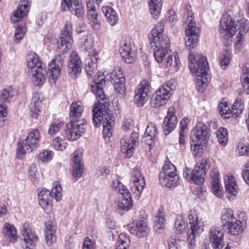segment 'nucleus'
<instances>
[{
    "instance_id": "nucleus-1",
    "label": "nucleus",
    "mask_w": 249,
    "mask_h": 249,
    "mask_svg": "<svg viewBox=\"0 0 249 249\" xmlns=\"http://www.w3.org/2000/svg\"><path fill=\"white\" fill-rule=\"evenodd\" d=\"M98 75L97 79H94L93 84L90 86L91 92L98 99V104L95 105L92 110V122L95 126L99 127L102 124L103 133L105 139L109 138L112 134L113 128L115 124L114 118L108 109L109 103L103 90L106 77Z\"/></svg>"
},
{
    "instance_id": "nucleus-2",
    "label": "nucleus",
    "mask_w": 249,
    "mask_h": 249,
    "mask_svg": "<svg viewBox=\"0 0 249 249\" xmlns=\"http://www.w3.org/2000/svg\"><path fill=\"white\" fill-rule=\"evenodd\" d=\"M27 72L29 78L36 85H42L47 74L49 77L51 84H55L59 76L61 69L63 64V60L60 55H58L52 60L48 65L47 73L42 66V63L38 55L34 52H30L26 57Z\"/></svg>"
},
{
    "instance_id": "nucleus-3",
    "label": "nucleus",
    "mask_w": 249,
    "mask_h": 249,
    "mask_svg": "<svg viewBox=\"0 0 249 249\" xmlns=\"http://www.w3.org/2000/svg\"><path fill=\"white\" fill-rule=\"evenodd\" d=\"M238 30L239 32L236 37L234 47L236 50L240 51L243 48L245 38V35L242 32L247 33L249 25L248 20L243 17L240 8L235 6L223 15L220 20L219 32L223 37H231Z\"/></svg>"
},
{
    "instance_id": "nucleus-4",
    "label": "nucleus",
    "mask_w": 249,
    "mask_h": 249,
    "mask_svg": "<svg viewBox=\"0 0 249 249\" xmlns=\"http://www.w3.org/2000/svg\"><path fill=\"white\" fill-rule=\"evenodd\" d=\"M163 33V25L162 23H158L152 30L149 39L155 60L160 64L161 67L166 68L172 66L173 60L172 56L168 54L170 50V40Z\"/></svg>"
},
{
    "instance_id": "nucleus-5",
    "label": "nucleus",
    "mask_w": 249,
    "mask_h": 249,
    "mask_svg": "<svg viewBox=\"0 0 249 249\" xmlns=\"http://www.w3.org/2000/svg\"><path fill=\"white\" fill-rule=\"evenodd\" d=\"M189 68L192 73L196 76V86L199 92L204 91L210 80L209 69L206 57L200 54L196 56L190 52L188 56Z\"/></svg>"
},
{
    "instance_id": "nucleus-6",
    "label": "nucleus",
    "mask_w": 249,
    "mask_h": 249,
    "mask_svg": "<svg viewBox=\"0 0 249 249\" xmlns=\"http://www.w3.org/2000/svg\"><path fill=\"white\" fill-rule=\"evenodd\" d=\"M186 13L183 17V21L188 24L185 31V44L190 50L193 48L198 41L200 29L195 23L192 22L194 14L190 5H186Z\"/></svg>"
},
{
    "instance_id": "nucleus-7",
    "label": "nucleus",
    "mask_w": 249,
    "mask_h": 249,
    "mask_svg": "<svg viewBox=\"0 0 249 249\" xmlns=\"http://www.w3.org/2000/svg\"><path fill=\"white\" fill-rule=\"evenodd\" d=\"M221 221L223 226L233 235L242 233L245 228V224L239 217L235 216L231 209H225L222 211Z\"/></svg>"
},
{
    "instance_id": "nucleus-8",
    "label": "nucleus",
    "mask_w": 249,
    "mask_h": 249,
    "mask_svg": "<svg viewBox=\"0 0 249 249\" xmlns=\"http://www.w3.org/2000/svg\"><path fill=\"white\" fill-rule=\"evenodd\" d=\"M176 86L177 81L175 79H171L164 83L156 91V94L152 96L150 100L151 106L158 107L166 104Z\"/></svg>"
},
{
    "instance_id": "nucleus-9",
    "label": "nucleus",
    "mask_w": 249,
    "mask_h": 249,
    "mask_svg": "<svg viewBox=\"0 0 249 249\" xmlns=\"http://www.w3.org/2000/svg\"><path fill=\"white\" fill-rule=\"evenodd\" d=\"M62 187L58 182L53 183L51 191L42 189L38 191V202L44 210L50 209L52 207V201L53 198L58 201L62 198Z\"/></svg>"
},
{
    "instance_id": "nucleus-10",
    "label": "nucleus",
    "mask_w": 249,
    "mask_h": 249,
    "mask_svg": "<svg viewBox=\"0 0 249 249\" xmlns=\"http://www.w3.org/2000/svg\"><path fill=\"white\" fill-rule=\"evenodd\" d=\"M208 168L207 161L201 159L197 162L193 170L186 167L183 170V176L189 182L199 184L204 182V176Z\"/></svg>"
},
{
    "instance_id": "nucleus-11",
    "label": "nucleus",
    "mask_w": 249,
    "mask_h": 249,
    "mask_svg": "<svg viewBox=\"0 0 249 249\" xmlns=\"http://www.w3.org/2000/svg\"><path fill=\"white\" fill-rule=\"evenodd\" d=\"M40 136V132L37 129L31 131L26 138L18 143L17 148L18 157H21L26 153H31L35 150L38 145Z\"/></svg>"
},
{
    "instance_id": "nucleus-12",
    "label": "nucleus",
    "mask_w": 249,
    "mask_h": 249,
    "mask_svg": "<svg viewBox=\"0 0 249 249\" xmlns=\"http://www.w3.org/2000/svg\"><path fill=\"white\" fill-rule=\"evenodd\" d=\"M189 229L187 232V242L189 246L193 247L196 245V238L203 231L202 223L198 220L197 213L195 210L190 211L188 215Z\"/></svg>"
},
{
    "instance_id": "nucleus-13",
    "label": "nucleus",
    "mask_w": 249,
    "mask_h": 249,
    "mask_svg": "<svg viewBox=\"0 0 249 249\" xmlns=\"http://www.w3.org/2000/svg\"><path fill=\"white\" fill-rule=\"evenodd\" d=\"M87 125L83 121H71L66 125V136L68 140L74 141L84 133Z\"/></svg>"
},
{
    "instance_id": "nucleus-14",
    "label": "nucleus",
    "mask_w": 249,
    "mask_h": 249,
    "mask_svg": "<svg viewBox=\"0 0 249 249\" xmlns=\"http://www.w3.org/2000/svg\"><path fill=\"white\" fill-rule=\"evenodd\" d=\"M22 246L24 249H35L37 236L31 229L28 223H24L21 227Z\"/></svg>"
},
{
    "instance_id": "nucleus-15",
    "label": "nucleus",
    "mask_w": 249,
    "mask_h": 249,
    "mask_svg": "<svg viewBox=\"0 0 249 249\" xmlns=\"http://www.w3.org/2000/svg\"><path fill=\"white\" fill-rule=\"evenodd\" d=\"M150 88L149 82L146 80H142L138 86L135 91L134 101L138 106H143L147 101Z\"/></svg>"
},
{
    "instance_id": "nucleus-16",
    "label": "nucleus",
    "mask_w": 249,
    "mask_h": 249,
    "mask_svg": "<svg viewBox=\"0 0 249 249\" xmlns=\"http://www.w3.org/2000/svg\"><path fill=\"white\" fill-rule=\"evenodd\" d=\"M119 51L125 62L133 63L136 58V51L129 40H124L120 43Z\"/></svg>"
},
{
    "instance_id": "nucleus-17",
    "label": "nucleus",
    "mask_w": 249,
    "mask_h": 249,
    "mask_svg": "<svg viewBox=\"0 0 249 249\" xmlns=\"http://www.w3.org/2000/svg\"><path fill=\"white\" fill-rule=\"evenodd\" d=\"M131 191L139 197L145 185L144 177L137 169H134L131 176Z\"/></svg>"
},
{
    "instance_id": "nucleus-18",
    "label": "nucleus",
    "mask_w": 249,
    "mask_h": 249,
    "mask_svg": "<svg viewBox=\"0 0 249 249\" xmlns=\"http://www.w3.org/2000/svg\"><path fill=\"white\" fill-rule=\"evenodd\" d=\"M138 141V135L136 132L132 133L130 136H124L121 140V151L130 157Z\"/></svg>"
},
{
    "instance_id": "nucleus-19",
    "label": "nucleus",
    "mask_w": 249,
    "mask_h": 249,
    "mask_svg": "<svg viewBox=\"0 0 249 249\" xmlns=\"http://www.w3.org/2000/svg\"><path fill=\"white\" fill-rule=\"evenodd\" d=\"M224 232L221 228L212 226L209 230V238L214 249H221L223 247Z\"/></svg>"
},
{
    "instance_id": "nucleus-20",
    "label": "nucleus",
    "mask_w": 249,
    "mask_h": 249,
    "mask_svg": "<svg viewBox=\"0 0 249 249\" xmlns=\"http://www.w3.org/2000/svg\"><path fill=\"white\" fill-rule=\"evenodd\" d=\"M61 8L62 10L70 11L77 17H82L84 9L80 0H62Z\"/></svg>"
},
{
    "instance_id": "nucleus-21",
    "label": "nucleus",
    "mask_w": 249,
    "mask_h": 249,
    "mask_svg": "<svg viewBox=\"0 0 249 249\" xmlns=\"http://www.w3.org/2000/svg\"><path fill=\"white\" fill-rule=\"evenodd\" d=\"M175 113V109L174 107L169 108L162 124L163 131L165 135L172 132L177 126L178 121Z\"/></svg>"
},
{
    "instance_id": "nucleus-22",
    "label": "nucleus",
    "mask_w": 249,
    "mask_h": 249,
    "mask_svg": "<svg viewBox=\"0 0 249 249\" xmlns=\"http://www.w3.org/2000/svg\"><path fill=\"white\" fill-rule=\"evenodd\" d=\"M129 231L137 237H144L148 235L150 228L146 220H141L133 223L129 228Z\"/></svg>"
},
{
    "instance_id": "nucleus-23",
    "label": "nucleus",
    "mask_w": 249,
    "mask_h": 249,
    "mask_svg": "<svg viewBox=\"0 0 249 249\" xmlns=\"http://www.w3.org/2000/svg\"><path fill=\"white\" fill-rule=\"evenodd\" d=\"M208 135V130L207 126L201 123L196 125L195 128L192 131L191 138L195 142H198L205 144Z\"/></svg>"
},
{
    "instance_id": "nucleus-24",
    "label": "nucleus",
    "mask_w": 249,
    "mask_h": 249,
    "mask_svg": "<svg viewBox=\"0 0 249 249\" xmlns=\"http://www.w3.org/2000/svg\"><path fill=\"white\" fill-rule=\"evenodd\" d=\"M30 1L31 0H22L20 1L17 10L13 12L11 16L12 22L14 23L18 22L27 15L30 9Z\"/></svg>"
},
{
    "instance_id": "nucleus-25",
    "label": "nucleus",
    "mask_w": 249,
    "mask_h": 249,
    "mask_svg": "<svg viewBox=\"0 0 249 249\" xmlns=\"http://www.w3.org/2000/svg\"><path fill=\"white\" fill-rule=\"evenodd\" d=\"M225 190L229 198H234L238 192V186L235 178L232 175H227L224 177Z\"/></svg>"
},
{
    "instance_id": "nucleus-26",
    "label": "nucleus",
    "mask_w": 249,
    "mask_h": 249,
    "mask_svg": "<svg viewBox=\"0 0 249 249\" xmlns=\"http://www.w3.org/2000/svg\"><path fill=\"white\" fill-rule=\"evenodd\" d=\"M82 61L76 51H72L71 53V59L68 63V70L70 74L76 75L81 72Z\"/></svg>"
},
{
    "instance_id": "nucleus-27",
    "label": "nucleus",
    "mask_w": 249,
    "mask_h": 249,
    "mask_svg": "<svg viewBox=\"0 0 249 249\" xmlns=\"http://www.w3.org/2000/svg\"><path fill=\"white\" fill-rule=\"evenodd\" d=\"M82 155L78 151L74 153L72 176L77 179L80 178L84 172V166L81 162Z\"/></svg>"
},
{
    "instance_id": "nucleus-28",
    "label": "nucleus",
    "mask_w": 249,
    "mask_h": 249,
    "mask_svg": "<svg viewBox=\"0 0 249 249\" xmlns=\"http://www.w3.org/2000/svg\"><path fill=\"white\" fill-rule=\"evenodd\" d=\"M157 135V128L156 124L153 123H150L146 127L142 141L150 148L153 146L154 140Z\"/></svg>"
},
{
    "instance_id": "nucleus-29",
    "label": "nucleus",
    "mask_w": 249,
    "mask_h": 249,
    "mask_svg": "<svg viewBox=\"0 0 249 249\" xmlns=\"http://www.w3.org/2000/svg\"><path fill=\"white\" fill-rule=\"evenodd\" d=\"M118 210L120 213L128 211L132 207L131 196L130 193L122 195L117 203Z\"/></svg>"
},
{
    "instance_id": "nucleus-30",
    "label": "nucleus",
    "mask_w": 249,
    "mask_h": 249,
    "mask_svg": "<svg viewBox=\"0 0 249 249\" xmlns=\"http://www.w3.org/2000/svg\"><path fill=\"white\" fill-rule=\"evenodd\" d=\"M56 226L53 223L48 221L46 223L45 239L47 245H51L56 242Z\"/></svg>"
},
{
    "instance_id": "nucleus-31",
    "label": "nucleus",
    "mask_w": 249,
    "mask_h": 249,
    "mask_svg": "<svg viewBox=\"0 0 249 249\" xmlns=\"http://www.w3.org/2000/svg\"><path fill=\"white\" fill-rule=\"evenodd\" d=\"M210 176L212 180V190L213 194L218 197L222 195L221 190L222 186L220 183L219 173L217 169H214L210 173Z\"/></svg>"
},
{
    "instance_id": "nucleus-32",
    "label": "nucleus",
    "mask_w": 249,
    "mask_h": 249,
    "mask_svg": "<svg viewBox=\"0 0 249 249\" xmlns=\"http://www.w3.org/2000/svg\"><path fill=\"white\" fill-rule=\"evenodd\" d=\"M84 107L80 102H72L69 113L71 121H80L78 120L82 116Z\"/></svg>"
},
{
    "instance_id": "nucleus-33",
    "label": "nucleus",
    "mask_w": 249,
    "mask_h": 249,
    "mask_svg": "<svg viewBox=\"0 0 249 249\" xmlns=\"http://www.w3.org/2000/svg\"><path fill=\"white\" fill-rule=\"evenodd\" d=\"M160 173H161V177L162 178L161 180L163 181V179H165V177L166 176L170 175L171 176V178H175L178 179V176L176 173V168L175 166L171 163L170 162H166L163 166L161 171Z\"/></svg>"
},
{
    "instance_id": "nucleus-34",
    "label": "nucleus",
    "mask_w": 249,
    "mask_h": 249,
    "mask_svg": "<svg viewBox=\"0 0 249 249\" xmlns=\"http://www.w3.org/2000/svg\"><path fill=\"white\" fill-rule=\"evenodd\" d=\"M102 11L106 17L107 22L111 25H115L118 21V16L116 12L109 6H104Z\"/></svg>"
},
{
    "instance_id": "nucleus-35",
    "label": "nucleus",
    "mask_w": 249,
    "mask_h": 249,
    "mask_svg": "<svg viewBox=\"0 0 249 249\" xmlns=\"http://www.w3.org/2000/svg\"><path fill=\"white\" fill-rule=\"evenodd\" d=\"M94 43V37L91 34L82 36L79 40V46L83 51H89L92 48Z\"/></svg>"
},
{
    "instance_id": "nucleus-36",
    "label": "nucleus",
    "mask_w": 249,
    "mask_h": 249,
    "mask_svg": "<svg viewBox=\"0 0 249 249\" xmlns=\"http://www.w3.org/2000/svg\"><path fill=\"white\" fill-rule=\"evenodd\" d=\"M150 12L153 18L158 19L160 14L162 5V0H148Z\"/></svg>"
},
{
    "instance_id": "nucleus-37",
    "label": "nucleus",
    "mask_w": 249,
    "mask_h": 249,
    "mask_svg": "<svg viewBox=\"0 0 249 249\" xmlns=\"http://www.w3.org/2000/svg\"><path fill=\"white\" fill-rule=\"evenodd\" d=\"M3 232L11 242H15L17 240L18 238L17 231L14 225L6 223L3 228Z\"/></svg>"
},
{
    "instance_id": "nucleus-38",
    "label": "nucleus",
    "mask_w": 249,
    "mask_h": 249,
    "mask_svg": "<svg viewBox=\"0 0 249 249\" xmlns=\"http://www.w3.org/2000/svg\"><path fill=\"white\" fill-rule=\"evenodd\" d=\"M72 42V39L61 36L60 41L57 42L58 52L62 53H66L71 48Z\"/></svg>"
},
{
    "instance_id": "nucleus-39",
    "label": "nucleus",
    "mask_w": 249,
    "mask_h": 249,
    "mask_svg": "<svg viewBox=\"0 0 249 249\" xmlns=\"http://www.w3.org/2000/svg\"><path fill=\"white\" fill-rule=\"evenodd\" d=\"M219 108L220 115L224 118H229L235 114L233 111V109H231L230 108L228 102L224 100L220 101Z\"/></svg>"
},
{
    "instance_id": "nucleus-40",
    "label": "nucleus",
    "mask_w": 249,
    "mask_h": 249,
    "mask_svg": "<svg viewBox=\"0 0 249 249\" xmlns=\"http://www.w3.org/2000/svg\"><path fill=\"white\" fill-rule=\"evenodd\" d=\"M165 221L163 212L162 209H159L155 214L154 229L157 231L162 229L164 227Z\"/></svg>"
},
{
    "instance_id": "nucleus-41",
    "label": "nucleus",
    "mask_w": 249,
    "mask_h": 249,
    "mask_svg": "<svg viewBox=\"0 0 249 249\" xmlns=\"http://www.w3.org/2000/svg\"><path fill=\"white\" fill-rule=\"evenodd\" d=\"M241 79L244 93L249 94V65L243 68Z\"/></svg>"
},
{
    "instance_id": "nucleus-42",
    "label": "nucleus",
    "mask_w": 249,
    "mask_h": 249,
    "mask_svg": "<svg viewBox=\"0 0 249 249\" xmlns=\"http://www.w3.org/2000/svg\"><path fill=\"white\" fill-rule=\"evenodd\" d=\"M130 243V239L127 234L124 233H121L116 243V249H128Z\"/></svg>"
},
{
    "instance_id": "nucleus-43",
    "label": "nucleus",
    "mask_w": 249,
    "mask_h": 249,
    "mask_svg": "<svg viewBox=\"0 0 249 249\" xmlns=\"http://www.w3.org/2000/svg\"><path fill=\"white\" fill-rule=\"evenodd\" d=\"M64 123L63 122L58 121L51 123L48 130V133L49 135L53 136L58 133L63 128Z\"/></svg>"
},
{
    "instance_id": "nucleus-44",
    "label": "nucleus",
    "mask_w": 249,
    "mask_h": 249,
    "mask_svg": "<svg viewBox=\"0 0 249 249\" xmlns=\"http://www.w3.org/2000/svg\"><path fill=\"white\" fill-rule=\"evenodd\" d=\"M52 143L54 148L58 151L64 150L68 145V143L64 138L60 136L55 138L53 140Z\"/></svg>"
},
{
    "instance_id": "nucleus-45",
    "label": "nucleus",
    "mask_w": 249,
    "mask_h": 249,
    "mask_svg": "<svg viewBox=\"0 0 249 249\" xmlns=\"http://www.w3.org/2000/svg\"><path fill=\"white\" fill-rule=\"evenodd\" d=\"M186 228V222L184 217L181 215H178L174 225V229L178 233H181Z\"/></svg>"
},
{
    "instance_id": "nucleus-46",
    "label": "nucleus",
    "mask_w": 249,
    "mask_h": 249,
    "mask_svg": "<svg viewBox=\"0 0 249 249\" xmlns=\"http://www.w3.org/2000/svg\"><path fill=\"white\" fill-rule=\"evenodd\" d=\"M216 135L219 143L222 146L227 144L228 140V131L224 127H220L216 132Z\"/></svg>"
},
{
    "instance_id": "nucleus-47",
    "label": "nucleus",
    "mask_w": 249,
    "mask_h": 249,
    "mask_svg": "<svg viewBox=\"0 0 249 249\" xmlns=\"http://www.w3.org/2000/svg\"><path fill=\"white\" fill-rule=\"evenodd\" d=\"M111 188L121 195L129 193L123 183L117 179H115L112 181Z\"/></svg>"
},
{
    "instance_id": "nucleus-48",
    "label": "nucleus",
    "mask_w": 249,
    "mask_h": 249,
    "mask_svg": "<svg viewBox=\"0 0 249 249\" xmlns=\"http://www.w3.org/2000/svg\"><path fill=\"white\" fill-rule=\"evenodd\" d=\"M122 79H125L124 75L120 67L114 68V70L111 72L109 78L108 80L113 81L115 82H119L122 81Z\"/></svg>"
},
{
    "instance_id": "nucleus-49",
    "label": "nucleus",
    "mask_w": 249,
    "mask_h": 249,
    "mask_svg": "<svg viewBox=\"0 0 249 249\" xmlns=\"http://www.w3.org/2000/svg\"><path fill=\"white\" fill-rule=\"evenodd\" d=\"M54 156L53 151L49 150H44L40 152L37 155V159L38 160L42 162H49L51 161Z\"/></svg>"
},
{
    "instance_id": "nucleus-50",
    "label": "nucleus",
    "mask_w": 249,
    "mask_h": 249,
    "mask_svg": "<svg viewBox=\"0 0 249 249\" xmlns=\"http://www.w3.org/2000/svg\"><path fill=\"white\" fill-rule=\"evenodd\" d=\"M190 144L193 155L196 157H200L203 151V143L198 142H195L192 141Z\"/></svg>"
},
{
    "instance_id": "nucleus-51",
    "label": "nucleus",
    "mask_w": 249,
    "mask_h": 249,
    "mask_svg": "<svg viewBox=\"0 0 249 249\" xmlns=\"http://www.w3.org/2000/svg\"><path fill=\"white\" fill-rule=\"evenodd\" d=\"M171 176L170 175L166 176L165 177V179H163V182L161 180L162 178L161 177V173L159 175V181L160 183L163 186H166L167 187H171L174 186L178 182V179H176L173 180L174 178H171Z\"/></svg>"
},
{
    "instance_id": "nucleus-52",
    "label": "nucleus",
    "mask_w": 249,
    "mask_h": 249,
    "mask_svg": "<svg viewBox=\"0 0 249 249\" xmlns=\"http://www.w3.org/2000/svg\"><path fill=\"white\" fill-rule=\"evenodd\" d=\"M89 19L91 22V26L94 29L97 30L100 26L96 10L89 11L88 13Z\"/></svg>"
},
{
    "instance_id": "nucleus-53",
    "label": "nucleus",
    "mask_w": 249,
    "mask_h": 249,
    "mask_svg": "<svg viewBox=\"0 0 249 249\" xmlns=\"http://www.w3.org/2000/svg\"><path fill=\"white\" fill-rule=\"evenodd\" d=\"M72 25L71 22L67 21L62 30L61 36L72 39Z\"/></svg>"
},
{
    "instance_id": "nucleus-54",
    "label": "nucleus",
    "mask_w": 249,
    "mask_h": 249,
    "mask_svg": "<svg viewBox=\"0 0 249 249\" xmlns=\"http://www.w3.org/2000/svg\"><path fill=\"white\" fill-rule=\"evenodd\" d=\"M115 91L119 94H124L126 90L125 79H122V81L113 83Z\"/></svg>"
},
{
    "instance_id": "nucleus-55",
    "label": "nucleus",
    "mask_w": 249,
    "mask_h": 249,
    "mask_svg": "<svg viewBox=\"0 0 249 249\" xmlns=\"http://www.w3.org/2000/svg\"><path fill=\"white\" fill-rule=\"evenodd\" d=\"M15 94V91L11 87H8L4 89L1 92L0 98L5 102L9 101V98L13 96Z\"/></svg>"
},
{
    "instance_id": "nucleus-56",
    "label": "nucleus",
    "mask_w": 249,
    "mask_h": 249,
    "mask_svg": "<svg viewBox=\"0 0 249 249\" xmlns=\"http://www.w3.org/2000/svg\"><path fill=\"white\" fill-rule=\"evenodd\" d=\"M233 111L235 114L238 115L242 113L244 109V106L243 105L242 100L241 99H236L232 106Z\"/></svg>"
},
{
    "instance_id": "nucleus-57",
    "label": "nucleus",
    "mask_w": 249,
    "mask_h": 249,
    "mask_svg": "<svg viewBox=\"0 0 249 249\" xmlns=\"http://www.w3.org/2000/svg\"><path fill=\"white\" fill-rule=\"evenodd\" d=\"M110 174L109 168L106 165L98 166L96 171L95 175L97 178L107 177Z\"/></svg>"
},
{
    "instance_id": "nucleus-58",
    "label": "nucleus",
    "mask_w": 249,
    "mask_h": 249,
    "mask_svg": "<svg viewBox=\"0 0 249 249\" xmlns=\"http://www.w3.org/2000/svg\"><path fill=\"white\" fill-rule=\"evenodd\" d=\"M231 60L230 54L228 52L221 54L220 58V65L223 70H225L228 66Z\"/></svg>"
},
{
    "instance_id": "nucleus-59",
    "label": "nucleus",
    "mask_w": 249,
    "mask_h": 249,
    "mask_svg": "<svg viewBox=\"0 0 249 249\" xmlns=\"http://www.w3.org/2000/svg\"><path fill=\"white\" fill-rule=\"evenodd\" d=\"M97 64L93 62V59H89L88 60V64L86 65L85 69L89 77H91L92 75L94 73L95 68Z\"/></svg>"
},
{
    "instance_id": "nucleus-60",
    "label": "nucleus",
    "mask_w": 249,
    "mask_h": 249,
    "mask_svg": "<svg viewBox=\"0 0 249 249\" xmlns=\"http://www.w3.org/2000/svg\"><path fill=\"white\" fill-rule=\"evenodd\" d=\"M38 174L36 167L32 164L29 167L28 169V178L33 182H36L38 178Z\"/></svg>"
},
{
    "instance_id": "nucleus-61",
    "label": "nucleus",
    "mask_w": 249,
    "mask_h": 249,
    "mask_svg": "<svg viewBox=\"0 0 249 249\" xmlns=\"http://www.w3.org/2000/svg\"><path fill=\"white\" fill-rule=\"evenodd\" d=\"M25 34V30L21 26H18L16 28L15 33V42L17 43L23 38Z\"/></svg>"
},
{
    "instance_id": "nucleus-62",
    "label": "nucleus",
    "mask_w": 249,
    "mask_h": 249,
    "mask_svg": "<svg viewBox=\"0 0 249 249\" xmlns=\"http://www.w3.org/2000/svg\"><path fill=\"white\" fill-rule=\"evenodd\" d=\"M42 104L31 103L29 105V108L34 117H36L37 115L41 112Z\"/></svg>"
},
{
    "instance_id": "nucleus-63",
    "label": "nucleus",
    "mask_w": 249,
    "mask_h": 249,
    "mask_svg": "<svg viewBox=\"0 0 249 249\" xmlns=\"http://www.w3.org/2000/svg\"><path fill=\"white\" fill-rule=\"evenodd\" d=\"M168 243L169 249H181V241L179 240L170 238Z\"/></svg>"
},
{
    "instance_id": "nucleus-64",
    "label": "nucleus",
    "mask_w": 249,
    "mask_h": 249,
    "mask_svg": "<svg viewBox=\"0 0 249 249\" xmlns=\"http://www.w3.org/2000/svg\"><path fill=\"white\" fill-rule=\"evenodd\" d=\"M242 176L246 183L249 184V161L245 166Z\"/></svg>"
}]
</instances>
